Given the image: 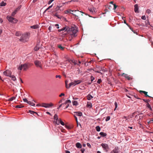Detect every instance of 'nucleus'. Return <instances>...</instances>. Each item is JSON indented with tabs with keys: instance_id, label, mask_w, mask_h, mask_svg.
Segmentation results:
<instances>
[{
	"instance_id": "obj_1",
	"label": "nucleus",
	"mask_w": 153,
	"mask_h": 153,
	"mask_svg": "<svg viewBox=\"0 0 153 153\" xmlns=\"http://www.w3.org/2000/svg\"><path fill=\"white\" fill-rule=\"evenodd\" d=\"M29 33H25L23 34H22L21 36L19 39L20 41L25 42L27 41L29 38Z\"/></svg>"
},
{
	"instance_id": "obj_2",
	"label": "nucleus",
	"mask_w": 153,
	"mask_h": 153,
	"mask_svg": "<svg viewBox=\"0 0 153 153\" xmlns=\"http://www.w3.org/2000/svg\"><path fill=\"white\" fill-rule=\"evenodd\" d=\"M29 65H30V64L29 63H25L24 64H21L19 66L18 69L20 70H22L23 69L24 71H25L28 68Z\"/></svg>"
},
{
	"instance_id": "obj_3",
	"label": "nucleus",
	"mask_w": 153,
	"mask_h": 153,
	"mask_svg": "<svg viewBox=\"0 0 153 153\" xmlns=\"http://www.w3.org/2000/svg\"><path fill=\"white\" fill-rule=\"evenodd\" d=\"M78 31L77 29L68 30V34H70L71 37H75L76 36V33Z\"/></svg>"
},
{
	"instance_id": "obj_4",
	"label": "nucleus",
	"mask_w": 153,
	"mask_h": 153,
	"mask_svg": "<svg viewBox=\"0 0 153 153\" xmlns=\"http://www.w3.org/2000/svg\"><path fill=\"white\" fill-rule=\"evenodd\" d=\"M7 19L10 22H12L13 23H16L17 21L16 19H15L11 16H7Z\"/></svg>"
},
{
	"instance_id": "obj_5",
	"label": "nucleus",
	"mask_w": 153,
	"mask_h": 153,
	"mask_svg": "<svg viewBox=\"0 0 153 153\" xmlns=\"http://www.w3.org/2000/svg\"><path fill=\"white\" fill-rule=\"evenodd\" d=\"M53 105V104L51 103L49 104L48 103H42V104L41 105V106L45 107V108H48L51 106H52Z\"/></svg>"
},
{
	"instance_id": "obj_6",
	"label": "nucleus",
	"mask_w": 153,
	"mask_h": 153,
	"mask_svg": "<svg viewBox=\"0 0 153 153\" xmlns=\"http://www.w3.org/2000/svg\"><path fill=\"white\" fill-rule=\"evenodd\" d=\"M3 74L5 76H9L11 74V72L9 70H7L3 72Z\"/></svg>"
},
{
	"instance_id": "obj_7",
	"label": "nucleus",
	"mask_w": 153,
	"mask_h": 153,
	"mask_svg": "<svg viewBox=\"0 0 153 153\" xmlns=\"http://www.w3.org/2000/svg\"><path fill=\"white\" fill-rule=\"evenodd\" d=\"M117 6L114 4H111L108 6V8L111 10L112 9L115 10L117 8Z\"/></svg>"
},
{
	"instance_id": "obj_8",
	"label": "nucleus",
	"mask_w": 153,
	"mask_h": 153,
	"mask_svg": "<svg viewBox=\"0 0 153 153\" xmlns=\"http://www.w3.org/2000/svg\"><path fill=\"white\" fill-rule=\"evenodd\" d=\"M101 145L102 146L104 150H105L106 152L108 151L109 148L107 144L105 143H102L101 144Z\"/></svg>"
},
{
	"instance_id": "obj_9",
	"label": "nucleus",
	"mask_w": 153,
	"mask_h": 153,
	"mask_svg": "<svg viewBox=\"0 0 153 153\" xmlns=\"http://www.w3.org/2000/svg\"><path fill=\"white\" fill-rule=\"evenodd\" d=\"M54 119L55 120V122L56 123L59 125V121L57 115L56 114H55L54 116Z\"/></svg>"
},
{
	"instance_id": "obj_10",
	"label": "nucleus",
	"mask_w": 153,
	"mask_h": 153,
	"mask_svg": "<svg viewBox=\"0 0 153 153\" xmlns=\"http://www.w3.org/2000/svg\"><path fill=\"white\" fill-rule=\"evenodd\" d=\"M35 65L37 67H39L40 68H42V64L38 60H36L34 62Z\"/></svg>"
},
{
	"instance_id": "obj_11",
	"label": "nucleus",
	"mask_w": 153,
	"mask_h": 153,
	"mask_svg": "<svg viewBox=\"0 0 153 153\" xmlns=\"http://www.w3.org/2000/svg\"><path fill=\"white\" fill-rule=\"evenodd\" d=\"M68 29H59L58 31L59 32L62 31V33H63V35H65L67 34H68Z\"/></svg>"
},
{
	"instance_id": "obj_12",
	"label": "nucleus",
	"mask_w": 153,
	"mask_h": 153,
	"mask_svg": "<svg viewBox=\"0 0 153 153\" xmlns=\"http://www.w3.org/2000/svg\"><path fill=\"white\" fill-rule=\"evenodd\" d=\"M134 11L136 13H138L139 11H138V7L137 4H136L134 6Z\"/></svg>"
},
{
	"instance_id": "obj_13",
	"label": "nucleus",
	"mask_w": 153,
	"mask_h": 153,
	"mask_svg": "<svg viewBox=\"0 0 153 153\" xmlns=\"http://www.w3.org/2000/svg\"><path fill=\"white\" fill-rule=\"evenodd\" d=\"M125 78L127 79L128 80H130L132 79H133L132 76L130 75H128L127 74H125Z\"/></svg>"
},
{
	"instance_id": "obj_14",
	"label": "nucleus",
	"mask_w": 153,
	"mask_h": 153,
	"mask_svg": "<svg viewBox=\"0 0 153 153\" xmlns=\"http://www.w3.org/2000/svg\"><path fill=\"white\" fill-rule=\"evenodd\" d=\"M88 9L90 12L93 13L94 12H95L96 9L94 7H90Z\"/></svg>"
},
{
	"instance_id": "obj_15",
	"label": "nucleus",
	"mask_w": 153,
	"mask_h": 153,
	"mask_svg": "<svg viewBox=\"0 0 153 153\" xmlns=\"http://www.w3.org/2000/svg\"><path fill=\"white\" fill-rule=\"evenodd\" d=\"M111 153H119L118 148H115L111 152Z\"/></svg>"
},
{
	"instance_id": "obj_16",
	"label": "nucleus",
	"mask_w": 153,
	"mask_h": 153,
	"mask_svg": "<svg viewBox=\"0 0 153 153\" xmlns=\"http://www.w3.org/2000/svg\"><path fill=\"white\" fill-rule=\"evenodd\" d=\"M76 147L78 148H81L82 147L81 144L79 143H77L76 144Z\"/></svg>"
},
{
	"instance_id": "obj_17",
	"label": "nucleus",
	"mask_w": 153,
	"mask_h": 153,
	"mask_svg": "<svg viewBox=\"0 0 153 153\" xmlns=\"http://www.w3.org/2000/svg\"><path fill=\"white\" fill-rule=\"evenodd\" d=\"M74 113L76 114L75 115H76L79 116H81L82 115V113L81 112H75Z\"/></svg>"
},
{
	"instance_id": "obj_18",
	"label": "nucleus",
	"mask_w": 153,
	"mask_h": 153,
	"mask_svg": "<svg viewBox=\"0 0 153 153\" xmlns=\"http://www.w3.org/2000/svg\"><path fill=\"white\" fill-rule=\"evenodd\" d=\"M30 28H32V29H37L39 28V26L38 25H33L32 26H30Z\"/></svg>"
},
{
	"instance_id": "obj_19",
	"label": "nucleus",
	"mask_w": 153,
	"mask_h": 153,
	"mask_svg": "<svg viewBox=\"0 0 153 153\" xmlns=\"http://www.w3.org/2000/svg\"><path fill=\"white\" fill-rule=\"evenodd\" d=\"M76 85V82H75V81H74V82H71L69 84L68 88H70V87L72 85L75 86Z\"/></svg>"
},
{
	"instance_id": "obj_20",
	"label": "nucleus",
	"mask_w": 153,
	"mask_h": 153,
	"mask_svg": "<svg viewBox=\"0 0 153 153\" xmlns=\"http://www.w3.org/2000/svg\"><path fill=\"white\" fill-rule=\"evenodd\" d=\"M87 99L88 100H90L91 99L93 98V97L90 94H89L87 96Z\"/></svg>"
},
{
	"instance_id": "obj_21",
	"label": "nucleus",
	"mask_w": 153,
	"mask_h": 153,
	"mask_svg": "<svg viewBox=\"0 0 153 153\" xmlns=\"http://www.w3.org/2000/svg\"><path fill=\"white\" fill-rule=\"evenodd\" d=\"M22 35V34L20 32H17L15 33V35L17 36H21Z\"/></svg>"
},
{
	"instance_id": "obj_22",
	"label": "nucleus",
	"mask_w": 153,
	"mask_h": 153,
	"mask_svg": "<svg viewBox=\"0 0 153 153\" xmlns=\"http://www.w3.org/2000/svg\"><path fill=\"white\" fill-rule=\"evenodd\" d=\"M73 105H74L76 106L78 105V103L76 101L74 100L72 101Z\"/></svg>"
},
{
	"instance_id": "obj_23",
	"label": "nucleus",
	"mask_w": 153,
	"mask_h": 153,
	"mask_svg": "<svg viewBox=\"0 0 153 153\" xmlns=\"http://www.w3.org/2000/svg\"><path fill=\"white\" fill-rule=\"evenodd\" d=\"M100 134L102 137H105L107 135V134L106 133H105L103 132H101L100 133Z\"/></svg>"
},
{
	"instance_id": "obj_24",
	"label": "nucleus",
	"mask_w": 153,
	"mask_h": 153,
	"mask_svg": "<svg viewBox=\"0 0 153 153\" xmlns=\"http://www.w3.org/2000/svg\"><path fill=\"white\" fill-rule=\"evenodd\" d=\"M57 46L59 48L62 50H63L65 48L64 47H62L61 45H58Z\"/></svg>"
},
{
	"instance_id": "obj_25",
	"label": "nucleus",
	"mask_w": 153,
	"mask_h": 153,
	"mask_svg": "<svg viewBox=\"0 0 153 153\" xmlns=\"http://www.w3.org/2000/svg\"><path fill=\"white\" fill-rule=\"evenodd\" d=\"M6 4V3L4 2L3 1L1 2L0 3V6H5Z\"/></svg>"
},
{
	"instance_id": "obj_26",
	"label": "nucleus",
	"mask_w": 153,
	"mask_h": 153,
	"mask_svg": "<svg viewBox=\"0 0 153 153\" xmlns=\"http://www.w3.org/2000/svg\"><path fill=\"white\" fill-rule=\"evenodd\" d=\"M11 78V79L13 81H15L16 80V78L15 76L13 75H10V76H9Z\"/></svg>"
},
{
	"instance_id": "obj_27",
	"label": "nucleus",
	"mask_w": 153,
	"mask_h": 153,
	"mask_svg": "<svg viewBox=\"0 0 153 153\" xmlns=\"http://www.w3.org/2000/svg\"><path fill=\"white\" fill-rule=\"evenodd\" d=\"M23 100L25 102H26L28 104L30 103V101H28L27 100L26 98L23 99Z\"/></svg>"
},
{
	"instance_id": "obj_28",
	"label": "nucleus",
	"mask_w": 153,
	"mask_h": 153,
	"mask_svg": "<svg viewBox=\"0 0 153 153\" xmlns=\"http://www.w3.org/2000/svg\"><path fill=\"white\" fill-rule=\"evenodd\" d=\"M87 107H89V108H91L92 107V104L91 103H88L87 105Z\"/></svg>"
},
{
	"instance_id": "obj_29",
	"label": "nucleus",
	"mask_w": 153,
	"mask_h": 153,
	"mask_svg": "<svg viewBox=\"0 0 153 153\" xmlns=\"http://www.w3.org/2000/svg\"><path fill=\"white\" fill-rule=\"evenodd\" d=\"M126 95L128 97L130 98H132V97H133V95H131L130 94H129V95L128 94H126Z\"/></svg>"
},
{
	"instance_id": "obj_30",
	"label": "nucleus",
	"mask_w": 153,
	"mask_h": 153,
	"mask_svg": "<svg viewBox=\"0 0 153 153\" xmlns=\"http://www.w3.org/2000/svg\"><path fill=\"white\" fill-rule=\"evenodd\" d=\"M75 81L76 82V85L80 84L82 82V81L80 80H78L76 81L75 80Z\"/></svg>"
},
{
	"instance_id": "obj_31",
	"label": "nucleus",
	"mask_w": 153,
	"mask_h": 153,
	"mask_svg": "<svg viewBox=\"0 0 153 153\" xmlns=\"http://www.w3.org/2000/svg\"><path fill=\"white\" fill-rule=\"evenodd\" d=\"M17 11L15 10L11 14V16H14L15 15L16 13V12H17Z\"/></svg>"
},
{
	"instance_id": "obj_32",
	"label": "nucleus",
	"mask_w": 153,
	"mask_h": 153,
	"mask_svg": "<svg viewBox=\"0 0 153 153\" xmlns=\"http://www.w3.org/2000/svg\"><path fill=\"white\" fill-rule=\"evenodd\" d=\"M96 129L97 131H99L100 130V128L99 126H97L96 127Z\"/></svg>"
},
{
	"instance_id": "obj_33",
	"label": "nucleus",
	"mask_w": 153,
	"mask_h": 153,
	"mask_svg": "<svg viewBox=\"0 0 153 153\" xmlns=\"http://www.w3.org/2000/svg\"><path fill=\"white\" fill-rule=\"evenodd\" d=\"M39 48V47H38L37 45L35 48H34V50L36 51H38Z\"/></svg>"
},
{
	"instance_id": "obj_34",
	"label": "nucleus",
	"mask_w": 153,
	"mask_h": 153,
	"mask_svg": "<svg viewBox=\"0 0 153 153\" xmlns=\"http://www.w3.org/2000/svg\"><path fill=\"white\" fill-rule=\"evenodd\" d=\"M29 111L31 114H37V113L36 112L32 111L29 110Z\"/></svg>"
},
{
	"instance_id": "obj_35",
	"label": "nucleus",
	"mask_w": 153,
	"mask_h": 153,
	"mask_svg": "<svg viewBox=\"0 0 153 153\" xmlns=\"http://www.w3.org/2000/svg\"><path fill=\"white\" fill-rule=\"evenodd\" d=\"M71 102L70 100H67L64 103V104H66L67 103H71Z\"/></svg>"
},
{
	"instance_id": "obj_36",
	"label": "nucleus",
	"mask_w": 153,
	"mask_h": 153,
	"mask_svg": "<svg viewBox=\"0 0 153 153\" xmlns=\"http://www.w3.org/2000/svg\"><path fill=\"white\" fill-rule=\"evenodd\" d=\"M23 107H24V106L22 105H17L15 107L16 108H22Z\"/></svg>"
},
{
	"instance_id": "obj_37",
	"label": "nucleus",
	"mask_w": 153,
	"mask_h": 153,
	"mask_svg": "<svg viewBox=\"0 0 153 153\" xmlns=\"http://www.w3.org/2000/svg\"><path fill=\"white\" fill-rule=\"evenodd\" d=\"M59 123H60L63 126H64L65 125L64 123L62 120L61 119H59Z\"/></svg>"
},
{
	"instance_id": "obj_38",
	"label": "nucleus",
	"mask_w": 153,
	"mask_h": 153,
	"mask_svg": "<svg viewBox=\"0 0 153 153\" xmlns=\"http://www.w3.org/2000/svg\"><path fill=\"white\" fill-rule=\"evenodd\" d=\"M114 105H115V108H114V110L115 111L117 107V103L116 102H115Z\"/></svg>"
},
{
	"instance_id": "obj_39",
	"label": "nucleus",
	"mask_w": 153,
	"mask_h": 153,
	"mask_svg": "<svg viewBox=\"0 0 153 153\" xmlns=\"http://www.w3.org/2000/svg\"><path fill=\"white\" fill-rule=\"evenodd\" d=\"M146 12L148 14H149L151 13V10L149 9H148L146 10Z\"/></svg>"
},
{
	"instance_id": "obj_40",
	"label": "nucleus",
	"mask_w": 153,
	"mask_h": 153,
	"mask_svg": "<svg viewBox=\"0 0 153 153\" xmlns=\"http://www.w3.org/2000/svg\"><path fill=\"white\" fill-rule=\"evenodd\" d=\"M146 25L147 26L148 25H150V26H151L150 25L149 22V20H146Z\"/></svg>"
},
{
	"instance_id": "obj_41",
	"label": "nucleus",
	"mask_w": 153,
	"mask_h": 153,
	"mask_svg": "<svg viewBox=\"0 0 153 153\" xmlns=\"http://www.w3.org/2000/svg\"><path fill=\"white\" fill-rule=\"evenodd\" d=\"M141 19L143 20H146V16L145 15L142 16L141 17Z\"/></svg>"
},
{
	"instance_id": "obj_42",
	"label": "nucleus",
	"mask_w": 153,
	"mask_h": 153,
	"mask_svg": "<svg viewBox=\"0 0 153 153\" xmlns=\"http://www.w3.org/2000/svg\"><path fill=\"white\" fill-rule=\"evenodd\" d=\"M110 119V116H107L105 119V121H107L109 120Z\"/></svg>"
},
{
	"instance_id": "obj_43",
	"label": "nucleus",
	"mask_w": 153,
	"mask_h": 153,
	"mask_svg": "<svg viewBox=\"0 0 153 153\" xmlns=\"http://www.w3.org/2000/svg\"><path fill=\"white\" fill-rule=\"evenodd\" d=\"M91 82H92L94 79V77L92 76H91Z\"/></svg>"
},
{
	"instance_id": "obj_44",
	"label": "nucleus",
	"mask_w": 153,
	"mask_h": 153,
	"mask_svg": "<svg viewBox=\"0 0 153 153\" xmlns=\"http://www.w3.org/2000/svg\"><path fill=\"white\" fill-rule=\"evenodd\" d=\"M99 71H102L103 72H104L105 71V70L102 68H101L100 69H99Z\"/></svg>"
},
{
	"instance_id": "obj_45",
	"label": "nucleus",
	"mask_w": 153,
	"mask_h": 153,
	"mask_svg": "<svg viewBox=\"0 0 153 153\" xmlns=\"http://www.w3.org/2000/svg\"><path fill=\"white\" fill-rule=\"evenodd\" d=\"M148 108H149L150 110L151 111H152V108H151V105L148 104Z\"/></svg>"
},
{
	"instance_id": "obj_46",
	"label": "nucleus",
	"mask_w": 153,
	"mask_h": 153,
	"mask_svg": "<svg viewBox=\"0 0 153 153\" xmlns=\"http://www.w3.org/2000/svg\"><path fill=\"white\" fill-rule=\"evenodd\" d=\"M68 81L66 80L65 81V84L66 87L67 88H68V85H67V83H68Z\"/></svg>"
},
{
	"instance_id": "obj_47",
	"label": "nucleus",
	"mask_w": 153,
	"mask_h": 153,
	"mask_svg": "<svg viewBox=\"0 0 153 153\" xmlns=\"http://www.w3.org/2000/svg\"><path fill=\"white\" fill-rule=\"evenodd\" d=\"M22 6L21 5H20L19 6L16 10L17 11H18V10H19V9H20V8H21Z\"/></svg>"
},
{
	"instance_id": "obj_48",
	"label": "nucleus",
	"mask_w": 153,
	"mask_h": 153,
	"mask_svg": "<svg viewBox=\"0 0 153 153\" xmlns=\"http://www.w3.org/2000/svg\"><path fill=\"white\" fill-rule=\"evenodd\" d=\"M148 92H146L144 94H145L146 97H151L149 96L148 95H147Z\"/></svg>"
},
{
	"instance_id": "obj_49",
	"label": "nucleus",
	"mask_w": 153,
	"mask_h": 153,
	"mask_svg": "<svg viewBox=\"0 0 153 153\" xmlns=\"http://www.w3.org/2000/svg\"><path fill=\"white\" fill-rule=\"evenodd\" d=\"M102 82V80L101 79H98L97 81V82L99 83L100 84Z\"/></svg>"
},
{
	"instance_id": "obj_50",
	"label": "nucleus",
	"mask_w": 153,
	"mask_h": 153,
	"mask_svg": "<svg viewBox=\"0 0 153 153\" xmlns=\"http://www.w3.org/2000/svg\"><path fill=\"white\" fill-rule=\"evenodd\" d=\"M54 16H56V17H57L59 19H60V18L59 17V15L57 14V13H55V15H54Z\"/></svg>"
},
{
	"instance_id": "obj_51",
	"label": "nucleus",
	"mask_w": 153,
	"mask_h": 153,
	"mask_svg": "<svg viewBox=\"0 0 153 153\" xmlns=\"http://www.w3.org/2000/svg\"><path fill=\"white\" fill-rule=\"evenodd\" d=\"M28 104H30L31 105L33 106H34L35 105V104L34 103H33V102H30V103H28Z\"/></svg>"
},
{
	"instance_id": "obj_52",
	"label": "nucleus",
	"mask_w": 153,
	"mask_h": 153,
	"mask_svg": "<svg viewBox=\"0 0 153 153\" xmlns=\"http://www.w3.org/2000/svg\"><path fill=\"white\" fill-rule=\"evenodd\" d=\"M133 97H134L135 98L138 99H139V98L137 97V96L136 94H135L134 95H133Z\"/></svg>"
},
{
	"instance_id": "obj_53",
	"label": "nucleus",
	"mask_w": 153,
	"mask_h": 153,
	"mask_svg": "<svg viewBox=\"0 0 153 153\" xmlns=\"http://www.w3.org/2000/svg\"><path fill=\"white\" fill-rule=\"evenodd\" d=\"M65 13L66 14H67L68 13H70V11L69 10H66L65 11Z\"/></svg>"
},
{
	"instance_id": "obj_54",
	"label": "nucleus",
	"mask_w": 153,
	"mask_h": 153,
	"mask_svg": "<svg viewBox=\"0 0 153 153\" xmlns=\"http://www.w3.org/2000/svg\"><path fill=\"white\" fill-rule=\"evenodd\" d=\"M16 98V97H13L11 98H10L11 99L10 100L12 101L13 100L15 99Z\"/></svg>"
},
{
	"instance_id": "obj_55",
	"label": "nucleus",
	"mask_w": 153,
	"mask_h": 153,
	"mask_svg": "<svg viewBox=\"0 0 153 153\" xmlns=\"http://www.w3.org/2000/svg\"><path fill=\"white\" fill-rule=\"evenodd\" d=\"M54 0H51L48 2V4H50L51 2L53 1Z\"/></svg>"
},
{
	"instance_id": "obj_56",
	"label": "nucleus",
	"mask_w": 153,
	"mask_h": 153,
	"mask_svg": "<svg viewBox=\"0 0 153 153\" xmlns=\"http://www.w3.org/2000/svg\"><path fill=\"white\" fill-rule=\"evenodd\" d=\"M146 92V91H141V90L140 91H139V92L140 93H143L144 94Z\"/></svg>"
},
{
	"instance_id": "obj_57",
	"label": "nucleus",
	"mask_w": 153,
	"mask_h": 153,
	"mask_svg": "<svg viewBox=\"0 0 153 153\" xmlns=\"http://www.w3.org/2000/svg\"><path fill=\"white\" fill-rule=\"evenodd\" d=\"M87 146L89 147V148H91V146L90 145V144L89 143H87Z\"/></svg>"
},
{
	"instance_id": "obj_58",
	"label": "nucleus",
	"mask_w": 153,
	"mask_h": 153,
	"mask_svg": "<svg viewBox=\"0 0 153 153\" xmlns=\"http://www.w3.org/2000/svg\"><path fill=\"white\" fill-rule=\"evenodd\" d=\"M56 78L59 77V78L60 79L61 77V76L60 75H56Z\"/></svg>"
},
{
	"instance_id": "obj_59",
	"label": "nucleus",
	"mask_w": 153,
	"mask_h": 153,
	"mask_svg": "<svg viewBox=\"0 0 153 153\" xmlns=\"http://www.w3.org/2000/svg\"><path fill=\"white\" fill-rule=\"evenodd\" d=\"M55 26H56V27H56V28H57V29H59V25L58 24H56L55 25Z\"/></svg>"
},
{
	"instance_id": "obj_60",
	"label": "nucleus",
	"mask_w": 153,
	"mask_h": 153,
	"mask_svg": "<svg viewBox=\"0 0 153 153\" xmlns=\"http://www.w3.org/2000/svg\"><path fill=\"white\" fill-rule=\"evenodd\" d=\"M81 152H82V153H83L84 151H85V149H82L81 150Z\"/></svg>"
},
{
	"instance_id": "obj_61",
	"label": "nucleus",
	"mask_w": 153,
	"mask_h": 153,
	"mask_svg": "<svg viewBox=\"0 0 153 153\" xmlns=\"http://www.w3.org/2000/svg\"><path fill=\"white\" fill-rule=\"evenodd\" d=\"M65 94L64 93H61L59 95V97H61L62 96H64Z\"/></svg>"
},
{
	"instance_id": "obj_62",
	"label": "nucleus",
	"mask_w": 153,
	"mask_h": 153,
	"mask_svg": "<svg viewBox=\"0 0 153 153\" xmlns=\"http://www.w3.org/2000/svg\"><path fill=\"white\" fill-rule=\"evenodd\" d=\"M96 72H97V73H100L101 74H102V73L100 71H95Z\"/></svg>"
},
{
	"instance_id": "obj_63",
	"label": "nucleus",
	"mask_w": 153,
	"mask_h": 153,
	"mask_svg": "<svg viewBox=\"0 0 153 153\" xmlns=\"http://www.w3.org/2000/svg\"><path fill=\"white\" fill-rule=\"evenodd\" d=\"M89 63H90V62H89ZM89 62H85V65L87 66H88V64Z\"/></svg>"
},
{
	"instance_id": "obj_64",
	"label": "nucleus",
	"mask_w": 153,
	"mask_h": 153,
	"mask_svg": "<svg viewBox=\"0 0 153 153\" xmlns=\"http://www.w3.org/2000/svg\"><path fill=\"white\" fill-rule=\"evenodd\" d=\"M65 153H70V151H68V150H66L65 151Z\"/></svg>"
}]
</instances>
